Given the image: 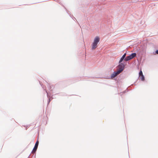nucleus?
Instances as JSON below:
<instances>
[{"instance_id": "obj_1", "label": "nucleus", "mask_w": 158, "mask_h": 158, "mask_svg": "<svg viewBox=\"0 0 158 158\" xmlns=\"http://www.w3.org/2000/svg\"><path fill=\"white\" fill-rule=\"evenodd\" d=\"M99 41L100 38L98 36H96L95 38L94 42L92 44V49H94L97 47L98 44L99 42Z\"/></svg>"}, {"instance_id": "obj_2", "label": "nucleus", "mask_w": 158, "mask_h": 158, "mask_svg": "<svg viewBox=\"0 0 158 158\" xmlns=\"http://www.w3.org/2000/svg\"><path fill=\"white\" fill-rule=\"evenodd\" d=\"M136 54L135 53H132L130 55L126 57L124 59V60L126 61H128V60L133 59L134 57L136 56Z\"/></svg>"}, {"instance_id": "obj_3", "label": "nucleus", "mask_w": 158, "mask_h": 158, "mask_svg": "<svg viewBox=\"0 0 158 158\" xmlns=\"http://www.w3.org/2000/svg\"><path fill=\"white\" fill-rule=\"evenodd\" d=\"M118 73H121L124 69V65L123 63H120L118 66Z\"/></svg>"}, {"instance_id": "obj_4", "label": "nucleus", "mask_w": 158, "mask_h": 158, "mask_svg": "<svg viewBox=\"0 0 158 158\" xmlns=\"http://www.w3.org/2000/svg\"><path fill=\"white\" fill-rule=\"evenodd\" d=\"M39 144V141L37 140L35 144V147L32 152V153H34L36 151Z\"/></svg>"}, {"instance_id": "obj_5", "label": "nucleus", "mask_w": 158, "mask_h": 158, "mask_svg": "<svg viewBox=\"0 0 158 158\" xmlns=\"http://www.w3.org/2000/svg\"><path fill=\"white\" fill-rule=\"evenodd\" d=\"M139 76L142 81H143L144 80V77L141 70L140 71L139 73Z\"/></svg>"}, {"instance_id": "obj_6", "label": "nucleus", "mask_w": 158, "mask_h": 158, "mask_svg": "<svg viewBox=\"0 0 158 158\" xmlns=\"http://www.w3.org/2000/svg\"><path fill=\"white\" fill-rule=\"evenodd\" d=\"M119 73H118V71H117L116 72H114L111 74V78H114Z\"/></svg>"}, {"instance_id": "obj_7", "label": "nucleus", "mask_w": 158, "mask_h": 158, "mask_svg": "<svg viewBox=\"0 0 158 158\" xmlns=\"http://www.w3.org/2000/svg\"><path fill=\"white\" fill-rule=\"evenodd\" d=\"M126 55V54L125 53L123 56L119 61V63H121L124 59V60Z\"/></svg>"}, {"instance_id": "obj_8", "label": "nucleus", "mask_w": 158, "mask_h": 158, "mask_svg": "<svg viewBox=\"0 0 158 158\" xmlns=\"http://www.w3.org/2000/svg\"><path fill=\"white\" fill-rule=\"evenodd\" d=\"M156 54H158V50H157L156 51Z\"/></svg>"}]
</instances>
